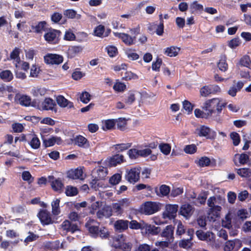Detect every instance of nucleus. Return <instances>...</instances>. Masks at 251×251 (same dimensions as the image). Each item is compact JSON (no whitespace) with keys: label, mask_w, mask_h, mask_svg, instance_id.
<instances>
[{"label":"nucleus","mask_w":251,"mask_h":251,"mask_svg":"<svg viewBox=\"0 0 251 251\" xmlns=\"http://www.w3.org/2000/svg\"><path fill=\"white\" fill-rule=\"evenodd\" d=\"M99 223L96 220L89 218L86 222L85 226L92 237L107 238L109 236L107 229L104 227H99Z\"/></svg>","instance_id":"1"},{"label":"nucleus","mask_w":251,"mask_h":251,"mask_svg":"<svg viewBox=\"0 0 251 251\" xmlns=\"http://www.w3.org/2000/svg\"><path fill=\"white\" fill-rule=\"evenodd\" d=\"M222 99L215 98L209 99L204 101L202 106V109L207 112L210 117L216 112L217 114L221 113L223 108L226 106V103H222Z\"/></svg>","instance_id":"2"},{"label":"nucleus","mask_w":251,"mask_h":251,"mask_svg":"<svg viewBox=\"0 0 251 251\" xmlns=\"http://www.w3.org/2000/svg\"><path fill=\"white\" fill-rule=\"evenodd\" d=\"M111 246L120 249L124 251H130L132 248V244L126 242V237L123 234L118 235L112 238L110 241Z\"/></svg>","instance_id":"3"},{"label":"nucleus","mask_w":251,"mask_h":251,"mask_svg":"<svg viewBox=\"0 0 251 251\" xmlns=\"http://www.w3.org/2000/svg\"><path fill=\"white\" fill-rule=\"evenodd\" d=\"M225 202V199L220 196L210 197L207 201V205L210 207L209 212H215L214 215L218 217L222 207L219 205H223Z\"/></svg>","instance_id":"4"},{"label":"nucleus","mask_w":251,"mask_h":251,"mask_svg":"<svg viewBox=\"0 0 251 251\" xmlns=\"http://www.w3.org/2000/svg\"><path fill=\"white\" fill-rule=\"evenodd\" d=\"M162 204L157 202L147 201L141 206L140 211L146 215H152L161 209Z\"/></svg>","instance_id":"5"},{"label":"nucleus","mask_w":251,"mask_h":251,"mask_svg":"<svg viewBox=\"0 0 251 251\" xmlns=\"http://www.w3.org/2000/svg\"><path fill=\"white\" fill-rule=\"evenodd\" d=\"M61 32L54 29H49L44 35L45 40L50 44H56L59 42Z\"/></svg>","instance_id":"6"},{"label":"nucleus","mask_w":251,"mask_h":251,"mask_svg":"<svg viewBox=\"0 0 251 251\" xmlns=\"http://www.w3.org/2000/svg\"><path fill=\"white\" fill-rule=\"evenodd\" d=\"M140 172V167H134L126 170L125 178L128 182L134 184L139 180Z\"/></svg>","instance_id":"7"},{"label":"nucleus","mask_w":251,"mask_h":251,"mask_svg":"<svg viewBox=\"0 0 251 251\" xmlns=\"http://www.w3.org/2000/svg\"><path fill=\"white\" fill-rule=\"evenodd\" d=\"M178 208L177 204H167L165 205V210L162 213L163 219L172 220L176 216V213Z\"/></svg>","instance_id":"8"},{"label":"nucleus","mask_w":251,"mask_h":251,"mask_svg":"<svg viewBox=\"0 0 251 251\" xmlns=\"http://www.w3.org/2000/svg\"><path fill=\"white\" fill-rule=\"evenodd\" d=\"M35 106L40 110H54L56 103L52 99L46 98L43 101L39 102Z\"/></svg>","instance_id":"9"},{"label":"nucleus","mask_w":251,"mask_h":251,"mask_svg":"<svg viewBox=\"0 0 251 251\" xmlns=\"http://www.w3.org/2000/svg\"><path fill=\"white\" fill-rule=\"evenodd\" d=\"M45 62L49 65H59L63 61V57L59 54L47 53L44 57Z\"/></svg>","instance_id":"10"},{"label":"nucleus","mask_w":251,"mask_h":251,"mask_svg":"<svg viewBox=\"0 0 251 251\" xmlns=\"http://www.w3.org/2000/svg\"><path fill=\"white\" fill-rule=\"evenodd\" d=\"M197 134L200 137H205L208 139H211L215 137V132L209 127L202 125L196 129Z\"/></svg>","instance_id":"11"},{"label":"nucleus","mask_w":251,"mask_h":251,"mask_svg":"<svg viewBox=\"0 0 251 251\" xmlns=\"http://www.w3.org/2000/svg\"><path fill=\"white\" fill-rule=\"evenodd\" d=\"M67 177L73 179L83 180L85 177L82 168L71 169L67 173Z\"/></svg>","instance_id":"12"},{"label":"nucleus","mask_w":251,"mask_h":251,"mask_svg":"<svg viewBox=\"0 0 251 251\" xmlns=\"http://www.w3.org/2000/svg\"><path fill=\"white\" fill-rule=\"evenodd\" d=\"M49 181L50 184L52 189L55 192L60 193L62 191L64 184L62 180L59 178H55L53 176L48 177Z\"/></svg>","instance_id":"13"},{"label":"nucleus","mask_w":251,"mask_h":251,"mask_svg":"<svg viewBox=\"0 0 251 251\" xmlns=\"http://www.w3.org/2000/svg\"><path fill=\"white\" fill-rule=\"evenodd\" d=\"M14 101L24 106H29L31 102V99L28 96L17 93L15 96Z\"/></svg>","instance_id":"14"},{"label":"nucleus","mask_w":251,"mask_h":251,"mask_svg":"<svg viewBox=\"0 0 251 251\" xmlns=\"http://www.w3.org/2000/svg\"><path fill=\"white\" fill-rule=\"evenodd\" d=\"M242 246V242L239 239L229 240L224 246L225 251H238Z\"/></svg>","instance_id":"15"},{"label":"nucleus","mask_w":251,"mask_h":251,"mask_svg":"<svg viewBox=\"0 0 251 251\" xmlns=\"http://www.w3.org/2000/svg\"><path fill=\"white\" fill-rule=\"evenodd\" d=\"M38 216L43 226L51 224L53 222L50 213L46 210H40Z\"/></svg>","instance_id":"16"},{"label":"nucleus","mask_w":251,"mask_h":251,"mask_svg":"<svg viewBox=\"0 0 251 251\" xmlns=\"http://www.w3.org/2000/svg\"><path fill=\"white\" fill-rule=\"evenodd\" d=\"M115 36L121 39L126 45L130 46L134 44L136 40L135 36H131L125 33L114 32Z\"/></svg>","instance_id":"17"},{"label":"nucleus","mask_w":251,"mask_h":251,"mask_svg":"<svg viewBox=\"0 0 251 251\" xmlns=\"http://www.w3.org/2000/svg\"><path fill=\"white\" fill-rule=\"evenodd\" d=\"M107 174V169L102 166L95 168L92 172L93 176L97 180L104 179Z\"/></svg>","instance_id":"18"},{"label":"nucleus","mask_w":251,"mask_h":251,"mask_svg":"<svg viewBox=\"0 0 251 251\" xmlns=\"http://www.w3.org/2000/svg\"><path fill=\"white\" fill-rule=\"evenodd\" d=\"M61 228L66 232H70L72 233L79 230L78 226L76 224H72L69 220H66L61 225Z\"/></svg>","instance_id":"19"},{"label":"nucleus","mask_w":251,"mask_h":251,"mask_svg":"<svg viewBox=\"0 0 251 251\" xmlns=\"http://www.w3.org/2000/svg\"><path fill=\"white\" fill-rule=\"evenodd\" d=\"M194 210V207L190 204L185 203L180 208L179 213L186 218H189L193 214Z\"/></svg>","instance_id":"20"},{"label":"nucleus","mask_w":251,"mask_h":251,"mask_svg":"<svg viewBox=\"0 0 251 251\" xmlns=\"http://www.w3.org/2000/svg\"><path fill=\"white\" fill-rule=\"evenodd\" d=\"M159 231L160 228L159 227L143 223V233H145V234L156 235Z\"/></svg>","instance_id":"21"},{"label":"nucleus","mask_w":251,"mask_h":251,"mask_svg":"<svg viewBox=\"0 0 251 251\" xmlns=\"http://www.w3.org/2000/svg\"><path fill=\"white\" fill-rule=\"evenodd\" d=\"M161 236L166 239L173 242L174 241V227L171 225L166 226L161 233Z\"/></svg>","instance_id":"22"},{"label":"nucleus","mask_w":251,"mask_h":251,"mask_svg":"<svg viewBox=\"0 0 251 251\" xmlns=\"http://www.w3.org/2000/svg\"><path fill=\"white\" fill-rule=\"evenodd\" d=\"M74 142L75 145L79 147L88 148L90 144L87 139L82 135H77L74 138Z\"/></svg>","instance_id":"23"},{"label":"nucleus","mask_w":251,"mask_h":251,"mask_svg":"<svg viewBox=\"0 0 251 251\" xmlns=\"http://www.w3.org/2000/svg\"><path fill=\"white\" fill-rule=\"evenodd\" d=\"M43 142L46 147H49L53 146L55 144L61 145L62 143V140L60 137L51 136L49 139H43Z\"/></svg>","instance_id":"24"},{"label":"nucleus","mask_w":251,"mask_h":251,"mask_svg":"<svg viewBox=\"0 0 251 251\" xmlns=\"http://www.w3.org/2000/svg\"><path fill=\"white\" fill-rule=\"evenodd\" d=\"M124 161V156L122 154H117L108 159V164L110 166L114 167L118 164H120Z\"/></svg>","instance_id":"25"},{"label":"nucleus","mask_w":251,"mask_h":251,"mask_svg":"<svg viewBox=\"0 0 251 251\" xmlns=\"http://www.w3.org/2000/svg\"><path fill=\"white\" fill-rule=\"evenodd\" d=\"M128 225L127 220H118L114 223V226L116 230L121 232L127 229Z\"/></svg>","instance_id":"26"},{"label":"nucleus","mask_w":251,"mask_h":251,"mask_svg":"<svg viewBox=\"0 0 251 251\" xmlns=\"http://www.w3.org/2000/svg\"><path fill=\"white\" fill-rule=\"evenodd\" d=\"M57 104L61 107H74L73 103L65 99L63 96L60 95L56 98Z\"/></svg>","instance_id":"27"},{"label":"nucleus","mask_w":251,"mask_h":251,"mask_svg":"<svg viewBox=\"0 0 251 251\" xmlns=\"http://www.w3.org/2000/svg\"><path fill=\"white\" fill-rule=\"evenodd\" d=\"M244 85V83L243 82L241 81H238L236 85H233L229 88L227 91V94L232 97H235L236 95L237 92L240 91V90L243 88Z\"/></svg>","instance_id":"28"},{"label":"nucleus","mask_w":251,"mask_h":251,"mask_svg":"<svg viewBox=\"0 0 251 251\" xmlns=\"http://www.w3.org/2000/svg\"><path fill=\"white\" fill-rule=\"evenodd\" d=\"M180 51V48L176 46H171L164 49V54L170 57L176 56Z\"/></svg>","instance_id":"29"},{"label":"nucleus","mask_w":251,"mask_h":251,"mask_svg":"<svg viewBox=\"0 0 251 251\" xmlns=\"http://www.w3.org/2000/svg\"><path fill=\"white\" fill-rule=\"evenodd\" d=\"M47 23L45 21H41L35 25L31 26L33 31L36 33H42L43 31H46Z\"/></svg>","instance_id":"30"},{"label":"nucleus","mask_w":251,"mask_h":251,"mask_svg":"<svg viewBox=\"0 0 251 251\" xmlns=\"http://www.w3.org/2000/svg\"><path fill=\"white\" fill-rule=\"evenodd\" d=\"M17 90L11 85L0 84V97H3L6 93H16Z\"/></svg>","instance_id":"31"},{"label":"nucleus","mask_w":251,"mask_h":251,"mask_svg":"<svg viewBox=\"0 0 251 251\" xmlns=\"http://www.w3.org/2000/svg\"><path fill=\"white\" fill-rule=\"evenodd\" d=\"M239 160L240 164L244 165L249 161V155L246 153H242L241 154H236L234 157V161L236 165H238L237 160Z\"/></svg>","instance_id":"32"},{"label":"nucleus","mask_w":251,"mask_h":251,"mask_svg":"<svg viewBox=\"0 0 251 251\" xmlns=\"http://www.w3.org/2000/svg\"><path fill=\"white\" fill-rule=\"evenodd\" d=\"M115 119H108L102 121L101 128L103 130L112 129L116 125Z\"/></svg>","instance_id":"33"},{"label":"nucleus","mask_w":251,"mask_h":251,"mask_svg":"<svg viewBox=\"0 0 251 251\" xmlns=\"http://www.w3.org/2000/svg\"><path fill=\"white\" fill-rule=\"evenodd\" d=\"M60 199H54L51 203V212L53 215L57 216L60 212V208L59 206Z\"/></svg>","instance_id":"34"},{"label":"nucleus","mask_w":251,"mask_h":251,"mask_svg":"<svg viewBox=\"0 0 251 251\" xmlns=\"http://www.w3.org/2000/svg\"><path fill=\"white\" fill-rule=\"evenodd\" d=\"M64 15L69 19H75L79 20L81 18V15L77 14L76 11L72 9L65 10L64 11Z\"/></svg>","instance_id":"35"},{"label":"nucleus","mask_w":251,"mask_h":251,"mask_svg":"<svg viewBox=\"0 0 251 251\" xmlns=\"http://www.w3.org/2000/svg\"><path fill=\"white\" fill-rule=\"evenodd\" d=\"M28 144L32 149L37 150L40 147L41 142L37 135L33 134L28 142Z\"/></svg>","instance_id":"36"},{"label":"nucleus","mask_w":251,"mask_h":251,"mask_svg":"<svg viewBox=\"0 0 251 251\" xmlns=\"http://www.w3.org/2000/svg\"><path fill=\"white\" fill-rule=\"evenodd\" d=\"M0 78L5 82H10L13 78V75L9 70H4L0 73Z\"/></svg>","instance_id":"37"},{"label":"nucleus","mask_w":251,"mask_h":251,"mask_svg":"<svg viewBox=\"0 0 251 251\" xmlns=\"http://www.w3.org/2000/svg\"><path fill=\"white\" fill-rule=\"evenodd\" d=\"M218 67L220 70L222 72H226L228 69V64L226 63V57L225 55L221 56L218 63Z\"/></svg>","instance_id":"38"},{"label":"nucleus","mask_w":251,"mask_h":251,"mask_svg":"<svg viewBox=\"0 0 251 251\" xmlns=\"http://www.w3.org/2000/svg\"><path fill=\"white\" fill-rule=\"evenodd\" d=\"M47 92V89L44 87H35L31 90V93L35 97L43 96Z\"/></svg>","instance_id":"39"},{"label":"nucleus","mask_w":251,"mask_h":251,"mask_svg":"<svg viewBox=\"0 0 251 251\" xmlns=\"http://www.w3.org/2000/svg\"><path fill=\"white\" fill-rule=\"evenodd\" d=\"M114 148L117 152L124 151L131 147V143H122L114 145Z\"/></svg>","instance_id":"40"},{"label":"nucleus","mask_w":251,"mask_h":251,"mask_svg":"<svg viewBox=\"0 0 251 251\" xmlns=\"http://www.w3.org/2000/svg\"><path fill=\"white\" fill-rule=\"evenodd\" d=\"M237 173L242 177H248L251 176V169L243 168L237 169Z\"/></svg>","instance_id":"41"},{"label":"nucleus","mask_w":251,"mask_h":251,"mask_svg":"<svg viewBox=\"0 0 251 251\" xmlns=\"http://www.w3.org/2000/svg\"><path fill=\"white\" fill-rule=\"evenodd\" d=\"M78 190L76 187L69 185L66 187L65 194L67 196L72 197L76 195Z\"/></svg>","instance_id":"42"},{"label":"nucleus","mask_w":251,"mask_h":251,"mask_svg":"<svg viewBox=\"0 0 251 251\" xmlns=\"http://www.w3.org/2000/svg\"><path fill=\"white\" fill-rule=\"evenodd\" d=\"M222 224L225 228L229 229L231 227V217L230 213H227L223 219Z\"/></svg>","instance_id":"43"},{"label":"nucleus","mask_w":251,"mask_h":251,"mask_svg":"<svg viewBox=\"0 0 251 251\" xmlns=\"http://www.w3.org/2000/svg\"><path fill=\"white\" fill-rule=\"evenodd\" d=\"M194 114L196 117L199 118L209 119L210 118L209 115L208 114L206 111L200 109H196L194 111Z\"/></svg>","instance_id":"44"},{"label":"nucleus","mask_w":251,"mask_h":251,"mask_svg":"<svg viewBox=\"0 0 251 251\" xmlns=\"http://www.w3.org/2000/svg\"><path fill=\"white\" fill-rule=\"evenodd\" d=\"M125 53L127 58L131 60H137L139 57V55L131 49L126 50Z\"/></svg>","instance_id":"45"},{"label":"nucleus","mask_w":251,"mask_h":251,"mask_svg":"<svg viewBox=\"0 0 251 251\" xmlns=\"http://www.w3.org/2000/svg\"><path fill=\"white\" fill-rule=\"evenodd\" d=\"M20 50L18 48H16L11 53L10 58L11 59L14 60L16 62V66H17V64L19 63L20 61V58L19 57Z\"/></svg>","instance_id":"46"},{"label":"nucleus","mask_w":251,"mask_h":251,"mask_svg":"<svg viewBox=\"0 0 251 251\" xmlns=\"http://www.w3.org/2000/svg\"><path fill=\"white\" fill-rule=\"evenodd\" d=\"M122 176L120 174H115L113 175L109 180V183L112 185L118 184L121 180Z\"/></svg>","instance_id":"47"},{"label":"nucleus","mask_w":251,"mask_h":251,"mask_svg":"<svg viewBox=\"0 0 251 251\" xmlns=\"http://www.w3.org/2000/svg\"><path fill=\"white\" fill-rule=\"evenodd\" d=\"M210 85H205L201 88L200 90V95L201 97H206L211 94Z\"/></svg>","instance_id":"48"},{"label":"nucleus","mask_w":251,"mask_h":251,"mask_svg":"<svg viewBox=\"0 0 251 251\" xmlns=\"http://www.w3.org/2000/svg\"><path fill=\"white\" fill-rule=\"evenodd\" d=\"M210 162V159L208 157L206 156H203L199 159L197 164L200 167H204L209 165Z\"/></svg>","instance_id":"49"},{"label":"nucleus","mask_w":251,"mask_h":251,"mask_svg":"<svg viewBox=\"0 0 251 251\" xmlns=\"http://www.w3.org/2000/svg\"><path fill=\"white\" fill-rule=\"evenodd\" d=\"M161 151L165 155H168L171 151V147L168 144H161L159 146Z\"/></svg>","instance_id":"50"},{"label":"nucleus","mask_w":251,"mask_h":251,"mask_svg":"<svg viewBox=\"0 0 251 251\" xmlns=\"http://www.w3.org/2000/svg\"><path fill=\"white\" fill-rule=\"evenodd\" d=\"M115 122H116V125H117V128L121 130H123L126 125V121L125 118H119L118 119H115Z\"/></svg>","instance_id":"51"},{"label":"nucleus","mask_w":251,"mask_h":251,"mask_svg":"<svg viewBox=\"0 0 251 251\" xmlns=\"http://www.w3.org/2000/svg\"><path fill=\"white\" fill-rule=\"evenodd\" d=\"M127 154L129 157L131 159H135L139 157V150L136 149H131L128 151Z\"/></svg>","instance_id":"52"},{"label":"nucleus","mask_w":251,"mask_h":251,"mask_svg":"<svg viewBox=\"0 0 251 251\" xmlns=\"http://www.w3.org/2000/svg\"><path fill=\"white\" fill-rule=\"evenodd\" d=\"M143 223H138L135 220H132L129 223V227L131 229H141L142 230L143 228Z\"/></svg>","instance_id":"53"},{"label":"nucleus","mask_w":251,"mask_h":251,"mask_svg":"<svg viewBox=\"0 0 251 251\" xmlns=\"http://www.w3.org/2000/svg\"><path fill=\"white\" fill-rule=\"evenodd\" d=\"M108 54L111 57H114L118 53L117 48L113 46H108L105 48Z\"/></svg>","instance_id":"54"},{"label":"nucleus","mask_w":251,"mask_h":251,"mask_svg":"<svg viewBox=\"0 0 251 251\" xmlns=\"http://www.w3.org/2000/svg\"><path fill=\"white\" fill-rule=\"evenodd\" d=\"M173 242L170 241V240H168L166 239L165 241H157L155 242V245L156 247H158L162 249H164V248L169 247L170 245Z\"/></svg>","instance_id":"55"},{"label":"nucleus","mask_w":251,"mask_h":251,"mask_svg":"<svg viewBox=\"0 0 251 251\" xmlns=\"http://www.w3.org/2000/svg\"><path fill=\"white\" fill-rule=\"evenodd\" d=\"M190 8L193 10V12H201L203 10V5L198 3L197 1H195L191 4Z\"/></svg>","instance_id":"56"},{"label":"nucleus","mask_w":251,"mask_h":251,"mask_svg":"<svg viewBox=\"0 0 251 251\" xmlns=\"http://www.w3.org/2000/svg\"><path fill=\"white\" fill-rule=\"evenodd\" d=\"M113 89L116 92H123L126 89V85L124 83L116 82L113 86Z\"/></svg>","instance_id":"57"},{"label":"nucleus","mask_w":251,"mask_h":251,"mask_svg":"<svg viewBox=\"0 0 251 251\" xmlns=\"http://www.w3.org/2000/svg\"><path fill=\"white\" fill-rule=\"evenodd\" d=\"M251 61V58L249 56L244 55L240 59L239 64L241 66L247 67Z\"/></svg>","instance_id":"58"},{"label":"nucleus","mask_w":251,"mask_h":251,"mask_svg":"<svg viewBox=\"0 0 251 251\" xmlns=\"http://www.w3.org/2000/svg\"><path fill=\"white\" fill-rule=\"evenodd\" d=\"M64 39L67 41H74L75 39V36L72 30L69 29L66 31Z\"/></svg>","instance_id":"59"},{"label":"nucleus","mask_w":251,"mask_h":251,"mask_svg":"<svg viewBox=\"0 0 251 251\" xmlns=\"http://www.w3.org/2000/svg\"><path fill=\"white\" fill-rule=\"evenodd\" d=\"M248 198H249L250 200H251V195H250L248 192L246 190L241 192L238 196V199L241 201H244Z\"/></svg>","instance_id":"60"},{"label":"nucleus","mask_w":251,"mask_h":251,"mask_svg":"<svg viewBox=\"0 0 251 251\" xmlns=\"http://www.w3.org/2000/svg\"><path fill=\"white\" fill-rule=\"evenodd\" d=\"M230 138L232 140L233 144L234 146H238L240 142V138L239 134L233 132L230 133Z\"/></svg>","instance_id":"61"},{"label":"nucleus","mask_w":251,"mask_h":251,"mask_svg":"<svg viewBox=\"0 0 251 251\" xmlns=\"http://www.w3.org/2000/svg\"><path fill=\"white\" fill-rule=\"evenodd\" d=\"M82 48L79 46H73L71 47L69 50V53L73 57L75 56V55L80 52L82 51Z\"/></svg>","instance_id":"62"},{"label":"nucleus","mask_w":251,"mask_h":251,"mask_svg":"<svg viewBox=\"0 0 251 251\" xmlns=\"http://www.w3.org/2000/svg\"><path fill=\"white\" fill-rule=\"evenodd\" d=\"M112 209L114 212L117 215H121L123 213V208L119 204L118 202L112 204Z\"/></svg>","instance_id":"63"},{"label":"nucleus","mask_w":251,"mask_h":251,"mask_svg":"<svg viewBox=\"0 0 251 251\" xmlns=\"http://www.w3.org/2000/svg\"><path fill=\"white\" fill-rule=\"evenodd\" d=\"M79 99L82 102L87 103L90 100V95L87 92H83L80 94Z\"/></svg>","instance_id":"64"}]
</instances>
